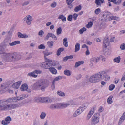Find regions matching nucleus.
<instances>
[{
    "mask_svg": "<svg viewBox=\"0 0 125 125\" xmlns=\"http://www.w3.org/2000/svg\"><path fill=\"white\" fill-rule=\"evenodd\" d=\"M95 109V107H93V108H92L91 109L90 111L89 112L88 114H90V115H92L94 113V111Z\"/></svg>",
    "mask_w": 125,
    "mask_h": 125,
    "instance_id": "nucleus-41",
    "label": "nucleus"
},
{
    "mask_svg": "<svg viewBox=\"0 0 125 125\" xmlns=\"http://www.w3.org/2000/svg\"><path fill=\"white\" fill-rule=\"evenodd\" d=\"M84 63V62L83 61L77 62L75 63V68L83 64Z\"/></svg>",
    "mask_w": 125,
    "mask_h": 125,
    "instance_id": "nucleus-19",
    "label": "nucleus"
},
{
    "mask_svg": "<svg viewBox=\"0 0 125 125\" xmlns=\"http://www.w3.org/2000/svg\"><path fill=\"white\" fill-rule=\"evenodd\" d=\"M18 37L20 38H25L28 37V36L27 35L22 34L20 32H18Z\"/></svg>",
    "mask_w": 125,
    "mask_h": 125,
    "instance_id": "nucleus-18",
    "label": "nucleus"
},
{
    "mask_svg": "<svg viewBox=\"0 0 125 125\" xmlns=\"http://www.w3.org/2000/svg\"><path fill=\"white\" fill-rule=\"evenodd\" d=\"M7 87V86L4 83L1 85V90L0 91H4L6 90V88Z\"/></svg>",
    "mask_w": 125,
    "mask_h": 125,
    "instance_id": "nucleus-31",
    "label": "nucleus"
},
{
    "mask_svg": "<svg viewBox=\"0 0 125 125\" xmlns=\"http://www.w3.org/2000/svg\"><path fill=\"white\" fill-rule=\"evenodd\" d=\"M64 73L65 75L68 76L70 75L72 73L70 71L67 69L65 70Z\"/></svg>",
    "mask_w": 125,
    "mask_h": 125,
    "instance_id": "nucleus-33",
    "label": "nucleus"
},
{
    "mask_svg": "<svg viewBox=\"0 0 125 125\" xmlns=\"http://www.w3.org/2000/svg\"><path fill=\"white\" fill-rule=\"evenodd\" d=\"M62 29L61 27H59L56 30V34L57 35L60 34L62 31Z\"/></svg>",
    "mask_w": 125,
    "mask_h": 125,
    "instance_id": "nucleus-35",
    "label": "nucleus"
},
{
    "mask_svg": "<svg viewBox=\"0 0 125 125\" xmlns=\"http://www.w3.org/2000/svg\"><path fill=\"white\" fill-rule=\"evenodd\" d=\"M59 108H65L70 105L69 103H59Z\"/></svg>",
    "mask_w": 125,
    "mask_h": 125,
    "instance_id": "nucleus-14",
    "label": "nucleus"
},
{
    "mask_svg": "<svg viewBox=\"0 0 125 125\" xmlns=\"http://www.w3.org/2000/svg\"><path fill=\"white\" fill-rule=\"evenodd\" d=\"M46 113L44 112H42L41 114L40 117L41 119H44L46 117Z\"/></svg>",
    "mask_w": 125,
    "mask_h": 125,
    "instance_id": "nucleus-29",
    "label": "nucleus"
},
{
    "mask_svg": "<svg viewBox=\"0 0 125 125\" xmlns=\"http://www.w3.org/2000/svg\"><path fill=\"white\" fill-rule=\"evenodd\" d=\"M125 119V112H124L118 122V125H121Z\"/></svg>",
    "mask_w": 125,
    "mask_h": 125,
    "instance_id": "nucleus-13",
    "label": "nucleus"
},
{
    "mask_svg": "<svg viewBox=\"0 0 125 125\" xmlns=\"http://www.w3.org/2000/svg\"><path fill=\"white\" fill-rule=\"evenodd\" d=\"M49 81L47 80L43 79L38 81L34 83L32 86L33 90H41L43 91L49 85Z\"/></svg>",
    "mask_w": 125,
    "mask_h": 125,
    "instance_id": "nucleus-1",
    "label": "nucleus"
},
{
    "mask_svg": "<svg viewBox=\"0 0 125 125\" xmlns=\"http://www.w3.org/2000/svg\"><path fill=\"white\" fill-rule=\"evenodd\" d=\"M86 30V29L84 27L82 28L79 30V33L80 34H82Z\"/></svg>",
    "mask_w": 125,
    "mask_h": 125,
    "instance_id": "nucleus-40",
    "label": "nucleus"
},
{
    "mask_svg": "<svg viewBox=\"0 0 125 125\" xmlns=\"http://www.w3.org/2000/svg\"><path fill=\"white\" fill-rule=\"evenodd\" d=\"M121 58L120 56L118 57L114 58V62L117 63H119L120 61Z\"/></svg>",
    "mask_w": 125,
    "mask_h": 125,
    "instance_id": "nucleus-30",
    "label": "nucleus"
},
{
    "mask_svg": "<svg viewBox=\"0 0 125 125\" xmlns=\"http://www.w3.org/2000/svg\"><path fill=\"white\" fill-rule=\"evenodd\" d=\"M58 18L61 19L62 21L64 22L66 20V17L62 15H59L58 17Z\"/></svg>",
    "mask_w": 125,
    "mask_h": 125,
    "instance_id": "nucleus-27",
    "label": "nucleus"
},
{
    "mask_svg": "<svg viewBox=\"0 0 125 125\" xmlns=\"http://www.w3.org/2000/svg\"><path fill=\"white\" fill-rule=\"evenodd\" d=\"M110 44L109 39L107 38H105L103 41V48H106L109 46Z\"/></svg>",
    "mask_w": 125,
    "mask_h": 125,
    "instance_id": "nucleus-8",
    "label": "nucleus"
},
{
    "mask_svg": "<svg viewBox=\"0 0 125 125\" xmlns=\"http://www.w3.org/2000/svg\"><path fill=\"white\" fill-rule=\"evenodd\" d=\"M51 33H48L47 36L46 37V38H45V40H48L49 39V38L50 37H51Z\"/></svg>",
    "mask_w": 125,
    "mask_h": 125,
    "instance_id": "nucleus-59",
    "label": "nucleus"
},
{
    "mask_svg": "<svg viewBox=\"0 0 125 125\" xmlns=\"http://www.w3.org/2000/svg\"><path fill=\"white\" fill-rule=\"evenodd\" d=\"M55 82L53 81L52 84L51 85V87L52 90H54L55 89Z\"/></svg>",
    "mask_w": 125,
    "mask_h": 125,
    "instance_id": "nucleus-62",
    "label": "nucleus"
},
{
    "mask_svg": "<svg viewBox=\"0 0 125 125\" xmlns=\"http://www.w3.org/2000/svg\"><path fill=\"white\" fill-rule=\"evenodd\" d=\"M78 110H77L73 115L74 117H76L78 115L80 114L79 112L78 111Z\"/></svg>",
    "mask_w": 125,
    "mask_h": 125,
    "instance_id": "nucleus-37",
    "label": "nucleus"
},
{
    "mask_svg": "<svg viewBox=\"0 0 125 125\" xmlns=\"http://www.w3.org/2000/svg\"><path fill=\"white\" fill-rule=\"evenodd\" d=\"M10 123V122H7V121H6L5 120H2V124L4 125H7L9 124Z\"/></svg>",
    "mask_w": 125,
    "mask_h": 125,
    "instance_id": "nucleus-61",
    "label": "nucleus"
},
{
    "mask_svg": "<svg viewBox=\"0 0 125 125\" xmlns=\"http://www.w3.org/2000/svg\"><path fill=\"white\" fill-rule=\"evenodd\" d=\"M67 40V38H65L63 39V44L66 47L68 46Z\"/></svg>",
    "mask_w": 125,
    "mask_h": 125,
    "instance_id": "nucleus-28",
    "label": "nucleus"
},
{
    "mask_svg": "<svg viewBox=\"0 0 125 125\" xmlns=\"http://www.w3.org/2000/svg\"><path fill=\"white\" fill-rule=\"evenodd\" d=\"M120 48L122 50H125V43L122 44L120 46Z\"/></svg>",
    "mask_w": 125,
    "mask_h": 125,
    "instance_id": "nucleus-43",
    "label": "nucleus"
},
{
    "mask_svg": "<svg viewBox=\"0 0 125 125\" xmlns=\"http://www.w3.org/2000/svg\"><path fill=\"white\" fill-rule=\"evenodd\" d=\"M49 71L51 73L53 74H56L57 73V71L56 69L52 67H50L49 68Z\"/></svg>",
    "mask_w": 125,
    "mask_h": 125,
    "instance_id": "nucleus-16",
    "label": "nucleus"
},
{
    "mask_svg": "<svg viewBox=\"0 0 125 125\" xmlns=\"http://www.w3.org/2000/svg\"><path fill=\"white\" fill-rule=\"evenodd\" d=\"M57 4L55 2H54L52 3L50 5V6L52 7V8H54L56 6Z\"/></svg>",
    "mask_w": 125,
    "mask_h": 125,
    "instance_id": "nucleus-56",
    "label": "nucleus"
},
{
    "mask_svg": "<svg viewBox=\"0 0 125 125\" xmlns=\"http://www.w3.org/2000/svg\"><path fill=\"white\" fill-rule=\"evenodd\" d=\"M32 17L30 15L26 16L23 19L24 21L26 22L27 24L28 25H30L31 23V22L32 20Z\"/></svg>",
    "mask_w": 125,
    "mask_h": 125,
    "instance_id": "nucleus-7",
    "label": "nucleus"
},
{
    "mask_svg": "<svg viewBox=\"0 0 125 125\" xmlns=\"http://www.w3.org/2000/svg\"><path fill=\"white\" fill-rule=\"evenodd\" d=\"M62 78V77L60 76H59L56 77L53 80V81L55 82V81L60 80Z\"/></svg>",
    "mask_w": 125,
    "mask_h": 125,
    "instance_id": "nucleus-42",
    "label": "nucleus"
},
{
    "mask_svg": "<svg viewBox=\"0 0 125 125\" xmlns=\"http://www.w3.org/2000/svg\"><path fill=\"white\" fill-rule=\"evenodd\" d=\"M4 55L5 56V60L8 62H13L20 59L21 56L16 53H5Z\"/></svg>",
    "mask_w": 125,
    "mask_h": 125,
    "instance_id": "nucleus-3",
    "label": "nucleus"
},
{
    "mask_svg": "<svg viewBox=\"0 0 125 125\" xmlns=\"http://www.w3.org/2000/svg\"><path fill=\"white\" fill-rule=\"evenodd\" d=\"M104 53L105 55H109L110 53H109V50H106L104 51Z\"/></svg>",
    "mask_w": 125,
    "mask_h": 125,
    "instance_id": "nucleus-54",
    "label": "nucleus"
},
{
    "mask_svg": "<svg viewBox=\"0 0 125 125\" xmlns=\"http://www.w3.org/2000/svg\"><path fill=\"white\" fill-rule=\"evenodd\" d=\"M51 37H52L53 39L54 40H57V37L54 34L51 33Z\"/></svg>",
    "mask_w": 125,
    "mask_h": 125,
    "instance_id": "nucleus-44",
    "label": "nucleus"
},
{
    "mask_svg": "<svg viewBox=\"0 0 125 125\" xmlns=\"http://www.w3.org/2000/svg\"><path fill=\"white\" fill-rule=\"evenodd\" d=\"M109 13H108V14L105 15L106 16V18H105V20L107 21H109L110 20H109L110 19V17L111 16H110L109 15Z\"/></svg>",
    "mask_w": 125,
    "mask_h": 125,
    "instance_id": "nucleus-47",
    "label": "nucleus"
},
{
    "mask_svg": "<svg viewBox=\"0 0 125 125\" xmlns=\"http://www.w3.org/2000/svg\"><path fill=\"white\" fill-rule=\"evenodd\" d=\"M115 85L114 84H112L110 85L109 87V89L110 90L112 91L114 88Z\"/></svg>",
    "mask_w": 125,
    "mask_h": 125,
    "instance_id": "nucleus-49",
    "label": "nucleus"
},
{
    "mask_svg": "<svg viewBox=\"0 0 125 125\" xmlns=\"http://www.w3.org/2000/svg\"><path fill=\"white\" fill-rule=\"evenodd\" d=\"M98 114H94L92 117L91 122L92 125H95L99 122V118Z\"/></svg>",
    "mask_w": 125,
    "mask_h": 125,
    "instance_id": "nucleus-6",
    "label": "nucleus"
},
{
    "mask_svg": "<svg viewBox=\"0 0 125 125\" xmlns=\"http://www.w3.org/2000/svg\"><path fill=\"white\" fill-rule=\"evenodd\" d=\"M7 104H5V105L4 111L13 109L19 107V104H11L7 105Z\"/></svg>",
    "mask_w": 125,
    "mask_h": 125,
    "instance_id": "nucleus-5",
    "label": "nucleus"
},
{
    "mask_svg": "<svg viewBox=\"0 0 125 125\" xmlns=\"http://www.w3.org/2000/svg\"><path fill=\"white\" fill-rule=\"evenodd\" d=\"M44 32L42 30L40 31L38 33V35L41 37H42L44 34Z\"/></svg>",
    "mask_w": 125,
    "mask_h": 125,
    "instance_id": "nucleus-45",
    "label": "nucleus"
},
{
    "mask_svg": "<svg viewBox=\"0 0 125 125\" xmlns=\"http://www.w3.org/2000/svg\"><path fill=\"white\" fill-rule=\"evenodd\" d=\"M34 72L35 74H40L42 73V71L40 70H35L34 71Z\"/></svg>",
    "mask_w": 125,
    "mask_h": 125,
    "instance_id": "nucleus-50",
    "label": "nucleus"
},
{
    "mask_svg": "<svg viewBox=\"0 0 125 125\" xmlns=\"http://www.w3.org/2000/svg\"><path fill=\"white\" fill-rule=\"evenodd\" d=\"M80 49V44L79 43H76L75 46V52H77Z\"/></svg>",
    "mask_w": 125,
    "mask_h": 125,
    "instance_id": "nucleus-34",
    "label": "nucleus"
},
{
    "mask_svg": "<svg viewBox=\"0 0 125 125\" xmlns=\"http://www.w3.org/2000/svg\"><path fill=\"white\" fill-rule=\"evenodd\" d=\"M77 110H78V111L79 112L80 114L82 112H83L84 110V109L81 106L79 107Z\"/></svg>",
    "mask_w": 125,
    "mask_h": 125,
    "instance_id": "nucleus-46",
    "label": "nucleus"
},
{
    "mask_svg": "<svg viewBox=\"0 0 125 125\" xmlns=\"http://www.w3.org/2000/svg\"><path fill=\"white\" fill-rule=\"evenodd\" d=\"M93 25V23L90 22L88 23V24L86 25V27L88 28H89L91 27Z\"/></svg>",
    "mask_w": 125,
    "mask_h": 125,
    "instance_id": "nucleus-55",
    "label": "nucleus"
},
{
    "mask_svg": "<svg viewBox=\"0 0 125 125\" xmlns=\"http://www.w3.org/2000/svg\"><path fill=\"white\" fill-rule=\"evenodd\" d=\"M39 124V122L36 120L34 121L33 125H38Z\"/></svg>",
    "mask_w": 125,
    "mask_h": 125,
    "instance_id": "nucleus-64",
    "label": "nucleus"
},
{
    "mask_svg": "<svg viewBox=\"0 0 125 125\" xmlns=\"http://www.w3.org/2000/svg\"><path fill=\"white\" fill-rule=\"evenodd\" d=\"M56 64L55 63H53L52 62L50 61L48 62H44L41 64V66L42 67L45 69L49 68L50 66H55Z\"/></svg>",
    "mask_w": 125,
    "mask_h": 125,
    "instance_id": "nucleus-4",
    "label": "nucleus"
},
{
    "mask_svg": "<svg viewBox=\"0 0 125 125\" xmlns=\"http://www.w3.org/2000/svg\"><path fill=\"white\" fill-rule=\"evenodd\" d=\"M100 59L99 57H97V58L95 57H93L91 59V61L92 62H93L95 63H96L98 62L99 61Z\"/></svg>",
    "mask_w": 125,
    "mask_h": 125,
    "instance_id": "nucleus-22",
    "label": "nucleus"
},
{
    "mask_svg": "<svg viewBox=\"0 0 125 125\" xmlns=\"http://www.w3.org/2000/svg\"><path fill=\"white\" fill-rule=\"evenodd\" d=\"M104 73V79L105 77L106 78L107 80H109L110 79V77L108 75H106L105 73V72L103 71Z\"/></svg>",
    "mask_w": 125,
    "mask_h": 125,
    "instance_id": "nucleus-57",
    "label": "nucleus"
},
{
    "mask_svg": "<svg viewBox=\"0 0 125 125\" xmlns=\"http://www.w3.org/2000/svg\"><path fill=\"white\" fill-rule=\"evenodd\" d=\"M35 73L34 72V71L32 72L29 73L28 75L30 76H31L35 78L37 77V75H35Z\"/></svg>",
    "mask_w": 125,
    "mask_h": 125,
    "instance_id": "nucleus-32",
    "label": "nucleus"
},
{
    "mask_svg": "<svg viewBox=\"0 0 125 125\" xmlns=\"http://www.w3.org/2000/svg\"><path fill=\"white\" fill-rule=\"evenodd\" d=\"M26 95L23 94L20 96H17L15 97L14 99V100H19L23 99L27 97Z\"/></svg>",
    "mask_w": 125,
    "mask_h": 125,
    "instance_id": "nucleus-11",
    "label": "nucleus"
},
{
    "mask_svg": "<svg viewBox=\"0 0 125 125\" xmlns=\"http://www.w3.org/2000/svg\"><path fill=\"white\" fill-rule=\"evenodd\" d=\"M20 43V42L19 41H14L12 43H10L9 44L10 46H12L16 44H19Z\"/></svg>",
    "mask_w": 125,
    "mask_h": 125,
    "instance_id": "nucleus-21",
    "label": "nucleus"
},
{
    "mask_svg": "<svg viewBox=\"0 0 125 125\" xmlns=\"http://www.w3.org/2000/svg\"><path fill=\"white\" fill-rule=\"evenodd\" d=\"M78 16V15L76 13H74L73 14V18L74 20H75L77 18Z\"/></svg>",
    "mask_w": 125,
    "mask_h": 125,
    "instance_id": "nucleus-60",
    "label": "nucleus"
},
{
    "mask_svg": "<svg viewBox=\"0 0 125 125\" xmlns=\"http://www.w3.org/2000/svg\"><path fill=\"white\" fill-rule=\"evenodd\" d=\"M104 1V0H96L95 1V3L97 5L101 6V4L103 3Z\"/></svg>",
    "mask_w": 125,
    "mask_h": 125,
    "instance_id": "nucleus-20",
    "label": "nucleus"
},
{
    "mask_svg": "<svg viewBox=\"0 0 125 125\" xmlns=\"http://www.w3.org/2000/svg\"><path fill=\"white\" fill-rule=\"evenodd\" d=\"M47 44L49 47L50 48H51L52 46L53 45V41L48 42H47Z\"/></svg>",
    "mask_w": 125,
    "mask_h": 125,
    "instance_id": "nucleus-39",
    "label": "nucleus"
},
{
    "mask_svg": "<svg viewBox=\"0 0 125 125\" xmlns=\"http://www.w3.org/2000/svg\"><path fill=\"white\" fill-rule=\"evenodd\" d=\"M4 103L5 104H8V103H10L12 102L13 100V99L11 98H10L7 100H3Z\"/></svg>",
    "mask_w": 125,
    "mask_h": 125,
    "instance_id": "nucleus-24",
    "label": "nucleus"
},
{
    "mask_svg": "<svg viewBox=\"0 0 125 125\" xmlns=\"http://www.w3.org/2000/svg\"><path fill=\"white\" fill-rule=\"evenodd\" d=\"M110 19L109 20H117L118 19V18L116 16H111Z\"/></svg>",
    "mask_w": 125,
    "mask_h": 125,
    "instance_id": "nucleus-58",
    "label": "nucleus"
},
{
    "mask_svg": "<svg viewBox=\"0 0 125 125\" xmlns=\"http://www.w3.org/2000/svg\"><path fill=\"white\" fill-rule=\"evenodd\" d=\"M64 48H60L58 49L57 52V55L59 56L60 55L61 52L63 51Z\"/></svg>",
    "mask_w": 125,
    "mask_h": 125,
    "instance_id": "nucleus-26",
    "label": "nucleus"
},
{
    "mask_svg": "<svg viewBox=\"0 0 125 125\" xmlns=\"http://www.w3.org/2000/svg\"><path fill=\"white\" fill-rule=\"evenodd\" d=\"M5 120L7 122H10V121L11 120V118L10 117L8 116L5 118Z\"/></svg>",
    "mask_w": 125,
    "mask_h": 125,
    "instance_id": "nucleus-52",
    "label": "nucleus"
},
{
    "mask_svg": "<svg viewBox=\"0 0 125 125\" xmlns=\"http://www.w3.org/2000/svg\"><path fill=\"white\" fill-rule=\"evenodd\" d=\"M53 99L54 98H53L47 97L46 103H49L51 102Z\"/></svg>",
    "mask_w": 125,
    "mask_h": 125,
    "instance_id": "nucleus-38",
    "label": "nucleus"
},
{
    "mask_svg": "<svg viewBox=\"0 0 125 125\" xmlns=\"http://www.w3.org/2000/svg\"><path fill=\"white\" fill-rule=\"evenodd\" d=\"M68 5V7L70 9H72L73 8V5L72 4H67Z\"/></svg>",
    "mask_w": 125,
    "mask_h": 125,
    "instance_id": "nucleus-63",
    "label": "nucleus"
},
{
    "mask_svg": "<svg viewBox=\"0 0 125 125\" xmlns=\"http://www.w3.org/2000/svg\"><path fill=\"white\" fill-rule=\"evenodd\" d=\"M51 109H54L59 108V103L52 104H51L49 107Z\"/></svg>",
    "mask_w": 125,
    "mask_h": 125,
    "instance_id": "nucleus-12",
    "label": "nucleus"
},
{
    "mask_svg": "<svg viewBox=\"0 0 125 125\" xmlns=\"http://www.w3.org/2000/svg\"><path fill=\"white\" fill-rule=\"evenodd\" d=\"M35 99L36 100L37 99H39L43 103H46L47 97H38L37 98H35Z\"/></svg>",
    "mask_w": 125,
    "mask_h": 125,
    "instance_id": "nucleus-17",
    "label": "nucleus"
},
{
    "mask_svg": "<svg viewBox=\"0 0 125 125\" xmlns=\"http://www.w3.org/2000/svg\"><path fill=\"white\" fill-rule=\"evenodd\" d=\"M28 89V85L26 84H23L21 86L20 88L21 90L22 91H26Z\"/></svg>",
    "mask_w": 125,
    "mask_h": 125,
    "instance_id": "nucleus-15",
    "label": "nucleus"
},
{
    "mask_svg": "<svg viewBox=\"0 0 125 125\" xmlns=\"http://www.w3.org/2000/svg\"><path fill=\"white\" fill-rule=\"evenodd\" d=\"M100 12V9L99 8L96 9L94 11L95 13L96 14H98Z\"/></svg>",
    "mask_w": 125,
    "mask_h": 125,
    "instance_id": "nucleus-48",
    "label": "nucleus"
},
{
    "mask_svg": "<svg viewBox=\"0 0 125 125\" xmlns=\"http://www.w3.org/2000/svg\"><path fill=\"white\" fill-rule=\"evenodd\" d=\"M113 97L112 95L110 96L107 100V102L109 104H111L112 103L113 101L112 98Z\"/></svg>",
    "mask_w": 125,
    "mask_h": 125,
    "instance_id": "nucleus-25",
    "label": "nucleus"
},
{
    "mask_svg": "<svg viewBox=\"0 0 125 125\" xmlns=\"http://www.w3.org/2000/svg\"><path fill=\"white\" fill-rule=\"evenodd\" d=\"M57 94L59 96H64L65 95V93L60 91H58L57 92Z\"/></svg>",
    "mask_w": 125,
    "mask_h": 125,
    "instance_id": "nucleus-36",
    "label": "nucleus"
},
{
    "mask_svg": "<svg viewBox=\"0 0 125 125\" xmlns=\"http://www.w3.org/2000/svg\"><path fill=\"white\" fill-rule=\"evenodd\" d=\"M21 81H19L14 83L12 85V87L14 89H18L21 83Z\"/></svg>",
    "mask_w": 125,
    "mask_h": 125,
    "instance_id": "nucleus-9",
    "label": "nucleus"
},
{
    "mask_svg": "<svg viewBox=\"0 0 125 125\" xmlns=\"http://www.w3.org/2000/svg\"><path fill=\"white\" fill-rule=\"evenodd\" d=\"M5 105L3 100H0V111H4Z\"/></svg>",
    "mask_w": 125,
    "mask_h": 125,
    "instance_id": "nucleus-10",
    "label": "nucleus"
},
{
    "mask_svg": "<svg viewBox=\"0 0 125 125\" xmlns=\"http://www.w3.org/2000/svg\"><path fill=\"white\" fill-rule=\"evenodd\" d=\"M38 48L39 49H45V47L43 44H41L38 46Z\"/></svg>",
    "mask_w": 125,
    "mask_h": 125,
    "instance_id": "nucleus-51",
    "label": "nucleus"
},
{
    "mask_svg": "<svg viewBox=\"0 0 125 125\" xmlns=\"http://www.w3.org/2000/svg\"><path fill=\"white\" fill-rule=\"evenodd\" d=\"M104 74L103 71L98 73L91 76L89 78V81L92 83H96L104 79Z\"/></svg>",
    "mask_w": 125,
    "mask_h": 125,
    "instance_id": "nucleus-2",
    "label": "nucleus"
},
{
    "mask_svg": "<svg viewBox=\"0 0 125 125\" xmlns=\"http://www.w3.org/2000/svg\"><path fill=\"white\" fill-rule=\"evenodd\" d=\"M82 8V7L80 5L76 7L74 9V10L76 12H77L80 10Z\"/></svg>",
    "mask_w": 125,
    "mask_h": 125,
    "instance_id": "nucleus-23",
    "label": "nucleus"
},
{
    "mask_svg": "<svg viewBox=\"0 0 125 125\" xmlns=\"http://www.w3.org/2000/svg\"><path fill=\"white\" fill-rule=\"evenodd\" d=\"M72 18L73 15H69L68 17L67 20L69 21H72Z\"/></svg>",
    "mask_w": 125,
    "mask_h": 125,
    "instance_id": "nucleus-53",
    "label": "nucleus"
}]
</instances>
